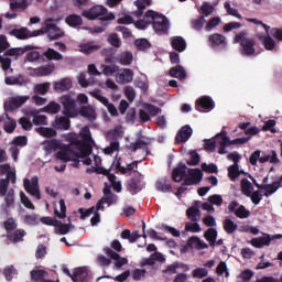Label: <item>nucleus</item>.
Segmentation results:
<instances>
[{
    "label": "nucleus",
    "instance_id": "1",
    "mask_svg": "<svg viewBox=\"0 0 282 282\" xmlns=\"http://www.w3.org/2000/svg\"><path fill=\"white\" fill-rule=\"evenodd\" d=\"M234 43H239L241 56H254L257 54V41L253 37H248V31H241L234 37Z\"/></svg>",
    "mask_w": 282,
    "mask_h": 282
},
{
    "label": "nucleus",
    "instance_id": "2",
    "mask_svg": "<svg viewBox=\"0 0 282 282\" xmlns=\"http://www.w3.org/2000/svg\"><path fill=\"white\" fill-rule=\"evenodd\" d=\"M82 140H79L78 137H73L69 139V142L73 147H77L84 155H90L91 154V147H89L90 142H94V139H91V130H89V127H84L80 132Z\"/></svg>",
    "mask_w": 282,
    "mask_h": 282
},
{
    "label": "nucleus",
    "instance_id": "3",
    "mask_svg": "<svg viewBox=\"0 0 282 282\" xmlns=\"http://www.w3.org/2000/svg\"><path fill=\"white\" fill-rule=\"evenodd\" d=\"M82 17L88 19V21H96V19H99V21H113L116 19L113 13L109 14L107 8L100 4L94 6L89 10H84Z\"/></svg>",
    "mask_w": 282,
    "mask_h": 282
},
{
    "label": "nucleus",
    "instance_id": "4",
    "mask_svg": "<svg viewBox=\"0 0 282 282\" xmlns=\"http://www.w3.org/2000/svg\"><path fill=\"white\" fill-rule=\"evenodd\" d=\"M80 158H87V155H85L82 150L80 152L72 150V147L69 145H65L56 153V159L62 162H77Z\"/></svg>",
    "mask_w": 282,
    "mask_h": 282
},
{
    "label": "nucleus",
    "instance_id": "5",
    "mask_svg": "<svg viewBox=\"0 0 282 282\" xmlns=\"http://www.w3.org/2000/svg\"><path fill=\"white\" fill-rule=\"evenodd\" d=\"M54 21H58L54 18H48L44 22V34H47L50 41H57V39H61L63 36V33H61V29L54 24Z\"/></svg>",
    "mask_w": 282,
    "mask_h": 282
},
{
    "label": "nucleus",
    "instance_id": "6",
    "mask_svg": "<svg viewBox=\"0 0 282 282\" xmlns=\"http://www.w3.org/2000/svg\"><path fill=\"white\" fill-rule=\"evenodd\" d=\"M61 102L63 105V115L66 118H76V100L69 95H64L61 97Z\"/></svg>",
    "mask_w": 282,
    "mask_h": 282
},
{
    "label": "nucleus",
    "instance_id": "7",
    "mask_svg": "<svg viewBox=\"0 0 282 282\" xmlns=\"http://www.w3.org/2000/svg\"><path fill=\"white\" fill-rule=\"evenodd\" d=\"M227 210V213H232L236 215L238 219H248V217H250V210H248L246 206L239 204L237 200L230 202Z\"/></svg>",
    "mask_w": 282,
    "mask_h": 282
},
{
    "label": "nucleus",
    "instance_id": "8",
    "mask_svg": "<svg viewBox=\"0 0 282 282\" xmlns=\"http://www.w3.org/2000/svg\"><path fill=\"white\" fill-rule=\"evenodd\" d=\"M204 180V172L199 169H187V177L184 180V186H195Z\"/></svg>",
    "mask_w": 282,
    "mask_h": 282
},
{
    "label": "nucleus",
    "instance_id": "9",
    "mask_svg": "<svg viewBox=\"0 0 282 282\" xmlns=\"http://www.w3.org/2000/svg\"><path fill=\"white\" fill-rule=\"evenodd\" d=\"M195 109L202 113H208V111H213L215 109V101H213V98L208 96H203L196 100Z\"/></svg>",
    "mask_w": 282,
    "mask_h": 282
},
{
    "label": "nucleus",
    "instance_id": "10",
    "mask_svg": "<svg viewBox=\"0 0 282 282\" xmlns=\"http://www.w3.org/2000/svg\"><path fill=\"white\" fill-rule=\"evenodd\" d=\"M24 189L29 195L41 199V189H39V177L34 176L31 181L30 178H24Z\"/></svg>",
    "mask_w": 282,
    "mask_h": 282
},
{
    "label": "nucleus",
    "instance_id": "11",
    "mask_svg": "<svg viewBox=\"0 0 282 282\" xmlns=\"http://www.w3.org/2000/svg\"><path fill=\"white\" fill-rule=\"evenodd\" d=\"M188 167L186 163L180 162L177 166L172 171V180L173 182L180 183L184 182L187 177Z\"/></svg>",
    "mask_w": 282,
    "mask_h": 282
},
{
    "label": "nucleus",
    "instance_id": "12",
    "mask_svg": "<svg viewBox=\"0 0 282 282\" xmlns=\"http://www.w3.org/2000/svg\"><path fill=\"white\" fill-rule=\"evenodd\" d=\"M104 252H106L107 257H110L115 262V267L117 270H120L123 265H127L129 263V260L127 258L120 257V254L116 251H113L111 248L107 247L104 249Z\"/></svg>",
    "mask_w": 282,
    "mask_h": 282
},
{
    "label": "nucleus",
    "instance_id": "13",
    "mask_svg": "<svg viewBox=\"0 0 282 282\" xmlns=\"http://www.w3.org/2000/svg\"><path fill=\"white\" fill-rule=\"evenodd\" d=\"M191 135H193V128H191V126L182 127L175 137V144H184V142H188Z\"/></svg>",
    "mask_w": 282,
    "mask_h": 282
},
{
    "label": "nucleus",
    "instance_id": "14",
    "mask_svg": "<svg viewBox=\"0 0 282 282\" xmlns=\"http://www.w3.org/2000/svg\"><path fill=\"white\" fill-rule=\"evenodd\" d=\"M216 140H219L218 144H220V148L218 150L219 155H226V153H228L226 151V148L231 147L230 137L227 135L226 130H223L220 133H218L216 135Z\"/></svg>",
    "mask_w": 282,
    "mask_h": 282
},
{
    "label": "nucleus",
    "instance_id": "15",
    "mask_svg": "<svg viewBox=\"0 0 282 282\" xmlns=\"http://www.w3.org/2000/svg\"><path fill=\"white\" fill-rule=\"evenodd\" d=\"M128 151L135 153L138 150L144 151L145 155H151V150H149V143L142 139H138L134 143L127 145Z\"/></svg>",
    "mask_w": 282,
    "mask_h": 282
},
{
    "label": "nucleus",
    "instance_id": "16",
    "mask_svg": "<svg viewBox=\"0 0 282 282\" xmlns=\"http://www.w3.org/2000/svg\"><path fill=\"white\" fill-rule=\"evenodd\" d=\"M145 19L149 23H152V25H155V23H164L169 21L166 15L160 14L153 10H148L145 12Z\"/></svg>",
    "mask_w": 282,
    "mask_h": 282
},
{
    "label": "nucleus",
    "instance_id": "17",
    "mask_svg": "<svg viewBox=\"0 0 282 282\" xmlns=\"http://www.w3.org/2000/svg\"><path fill=\"white\" fill-rule=\"evenodd\" d=\"M127 188L131 195H138V193L144 188V185L140 178L132 177L128 181Z\"/></svg>",
    "mask_w": 282,
    "mask_h": 282
},
{
    "label": "nucleus",
    "instance_id": "18",
    "mask_svg": "<svg viewBox=\"0 0 282 282\" xmlns=\"http://www.w3.org/2000/svg\"><path fill=\"white\" fill-rule=\"evenodd\" d=\"M182 268V270H184V272H188L191 270V268L188 267V264H184L183 262H174L172 264H169L163 271V274H177V269Z\"/></svg>",
    "mask_w": 282,
    "mask_h": 282
},
{
    "label": "nucleus",
    "instance_id": "19",
    "mask_svg": "<svg viewBox=\"0 0 282 282\" xmlns=\"http://www.w3.org/2000/svg\"><path fill=\"white\" fill-rule=\"evenodd\" d=\"M69 118L74 117H55V121L53 123L54 129H63L64 131H68L69 127H72V121Z\"/></svg>",
    "mask_w": 282,
    "mask_h": 282
},
{
    "label": "nucleus",
    "instance_id": "20",
    "mask_svg": "<svg viewBox=\"0 0 282 282\" xmlns=\"http://www.w3.org/2000/svg\"><path fill=\"white\" fill-rule=\"evenodd\" d=\"M89 279V272L87 271V268L80 267L75 269L72 281L73 282H85Z\"/></svg>",
    "mask_w": 282,
    "mask_h": 282
},
{
    "label": "nucleus",
    "instance_id": "21",
    "mask_svg": "<svg viewBox=\"0 0 282 282\" xmlns=\"http://www.w3.org/2000/svg\"><path fill=\"white\" fill-rule=\"evenodd\" d=\"M31 281L34 282H46L50 273L43 269H34L30 272Z\"/></svg>",
    "mask_w": 282,
    "mask_h": 282
},
{
    "label": "nucleus",
    "instance_id": "22",
    "mask_svg": "<svg viewBox=\"0 0 282 282\" xmlns=\"http://www.w3.org/2000/svg\"><path fill=\"white\" fill-rule=\"evenodd\" d=\"M6 85H18V87H25L28 85V79L23 75L9 76L4 78Z\"/></svg>",
    "mask_w": 282,
    "mask_h": 282
},
{
    "label": "nucleus",
    "instance_id": "23",
    "mask_svg": "<svg viewBox=\"0 0 282 282\" xmlns=\"http://www.w3.org/2000/svg\"><path fill=\"white\" fill-rule=\"evenodd\" d=\"M171 45L175 52H185L186 51V40L182 36L171 37Z\"/></svg>",
    "mask_w": 282,
    "mask_h": 282
},
{
    "label": "nucleus",
    "instance_id": "24",
    "mask_svg": "<svg viewBox=\"0 0 282 282\" xmlns=\"http://www.w3.org/2000/svg\"><path fill=\"white\" fill-rule=\"evenodd\" d=\"M169 74L172 78H178V80H186V69L182 65H176L170 68Z\"/></svg>",
    "mask_w": 282,
    "mask_h": 282
},
{
    "label": "nucleus",
    "instance_id": "25",
    "mask_svg": "<svg viewBox=\"0 0 282 282\" xmlns=\"http://www.w3.org/2000/svg\"><path fill=\"white\" fill-rule=\"evenodd\" d=\"M26 232L23 229H17L14 231L7 232V238L12 243H19V241H23V237H25Z\"/></svg>",
    "mask_w": 282,
    "mask_h": 282
},
{
    "label": "nucleus",
    "instance_id": "26",
    "mask_svg": "<svg viewBox=\"0 0 282 282\" xmlns=\"http://www.w3.org/2000/svg\"><path fill=\"white\" fill-rule=\"evenodd\" d=\"M208 41L212 47H219V45H221L223 47H226V36L219 33L212 34Z\"/></svg>",
    "mask_w": 282,
    "mask_h": 282
},
{
    "label": "nucleus",
    "instance_id": "27",
    "mask_svg": "<svg viewBox=\"0 0 282 282\" xmlns=\"http://www.w3.org/2000/svg\"><path fill=\"white\" fill-rule=\"evenodd\" d=\"M72 89V79L63 78L59 82L54 83L55 91H69Z\"/></svg>",
    "mask_w": 282,
    "mask_h": 282
},
{
    "label": "nucleus",
    "instance_id": "28",
    "mask_svg": "<svg viewBox=\"0 0 282 282\" xmlns=\"http://www.w3.org/2000/svg\"><path fill=\"white\" fill-rule=\"evenodd\" d=\"M10 36H15L20 41H25V39H30V30L28 28L13 29L9 32Z\"/></svg>",
    "mask_w": 282,
    "mask_h": 282
},
{
    "label": "nucleus",
    "instance_id": "29",
    "mask_svg": "<svg viewBox=\"0 0 282 282\" xmlns=\"http://www.w3.org/2000/svg\"><path fill=\"white\" fill-rule=\"evenodd\" d=\"M34 50V46L26 45L23 47L9 48L6 51L4 56H23V53Z\"/></svg>",
    "mask_w": 282,
    "mask_h": 282
},
{
    "label": "nucleus",
    "instance_id": "30",
    "mask_svg": "<svg viewBox=\"0 0 282 282\" xmlns=\"http://www.w3.org/2000/svg\"><path fill=\"white\" fill-rule=\"evenodd\" d=\"M65 21L69 28H80L83 25V17L76 13L67 15Z\"/></svg>",
    "mask_w": 282,
    "mask_h": 282
},
{
    "label": "nucleus",
    "instance_id": "31",
    "mask_svg": "<svg viewBox=\"0 0 282 282\" xmlns=\"http://www.w3.org/2000/svg\"><path fill=\"white\" fill-rule=\"evenodd\" d=\"M119 83H131L133 80V70L131 68H123L121 74L117 75Z\"/></svg>",
    "mask_w": 282,
    "mask_h": 282
},
{
    "label": "nucleus",
    "instance_id": "32",
    "mask_svg": "<svg viewBox=\"0 0 282 282\" xmlns=\"http://www.w3.org/2000/svg\"><path fill=\"white\" fill-rule=\"evenodd\" d=\"M260 41H262V45L265 50H268V52H272V50L276 47V42L274 41V39H272L270 34L261 35Z\"/></svg>",
    "mask_w": 282,
    "mask_h": 282
},
{
    "label": "nucleus",
    "instance_id": "33",
    "mask_svg": "<svg viewBox=\"0 0 282 282\" xmlns=\"http://www.w3.org/2000/svg\"><path fill=\"white\" fill-rule=\"evenodd\" d=\"M223 228L227 235H235L237 232L239 226L234 223L232 219L227 218L223 221Z\"/></svg>",
    "mask_w": 282,
    "mask_h": 282
},
{
    "label": "nucleus",
    "instance_id": "34",
    "mask_svg": "<svg viewBox=\"0 0 282 282\" xmlns=\"http://www.w3.org/2000/svg\"><path fill=\"white\" fill-rule=\"evenodd\" d=\"M278 188H281V182H273L272 184L262 185V191H265L264 197H270V195H274Z\"/></svg>",
    "mask_w": 282,
    "mask_h": 282
},
{
    "label": "nucleus",
    "instance_id": "35",
    "mask_svg": "<svg viewBox=\"0 0 282 282\" xmlns=\"http://www.w3.org/2000/svg\"><path fill=\"white\" fill-rule=\"evenodd\" d=\"M54 69H56L54 64H48L47 66H40L35 68L34 74L35 76H50Z\"/></svg>",
    "mask_w": 282,
    "mask_h": 282
},
{
    "label": "nucleus",
    "instance_id": "36",
    "mask_svg": "<svg viewBox=\"0 0 282 282\" xmlns=\"http://www.w3.org/2000/svg\"><path fill=\"white\" fill-rule=\"evenodd\" d=\"M204 237L206 241H208L209 246L212 248H215V243L217 240V229L215 228H209L205 231Z\"/></svg>",
    "mask_w": 282,
    "mask_h": 282
},
{
    "label": "nucleus",
    "instance_id": "37",
    "mask_svg": "<svg viewBox=\"0 0 282 282\" xmlns=\"http://www.w3.org/2000/svg\"><path fill=\"white\" fill-rule=\"evenodd\" d=\"M79 47H80V52H83V54H94V52H98V50H100V45L95 44L94 42L80 44Z\"/></svg>",
    "mask_w": 282,
    "mask_h": 282
},
{
    "label": "nucleus",
    "instance_id": "38",
    "mask_svg": "<svg viewBox=\"0 0 282 282\" xmlns=\"http://www.w3.org/2000/svg\"><path fill=\"white\" fill-rule=\"evenodd\" d=\"M43 55L47 61H63V54L58 53V51L54 48H47Z\"/></svg>",
    "mask_w": 282,
    "mask_h": 282
},
{
    "label": "nucleus",
    "instance_id": "39",
    "mask_svg": "<svg viewBox=\"0 0 282 282\" xmlns=\"http://www.w3.org/2000/svg\"><path fill=\"white\" fill-rule=\"evenodd\" d=\"M260 164H265V162H270L271 164H279V158L276 156V151L272 150L271 155L265 154L260 156L259 159Z\"/></svg>",
    "mask_w": 282,
    "mask_h": 282
},
{
    "label": "nucleus",
    "instance_id": "40",
    "mask_svg": "<svg viewBox=\"0 0 282 282\" xmlns=\"http://www.w3.org/2000/svg\"><path fill=\"white\" fill-rule=\"evenodd\" d=\"M118 63H120V65H131V63H133V53L129 51L122 52L118 57Z\"/></svg>",
    "mask_w": 282,
    "mask_h": 282
},
{
    "label": "nucleus",
    "instance_id": "41",
    "mask_svg": "<svg viewBox=\"0 0 282 282\" xmlns=\"http://www.w3.org/2000/svg\"><path fill=\"white\" fill-rule=\"evenodd\" d=\"M134 4L138 8L137 17H142L144 14V10L151 6V0H137Z\"/></svg>",
    "mask_w": 282,
    "mask_h": 282
},
{
    "label": "nucleus",
    "instance_id": "42",
    "mask_svg": "<svg viewBox=\"0 0 282 282\" xmlns=\"http://www.w3.org/2000/svg\"><path fill=\"white\" fill-rule=\"evenodd\" d=\"M188 243L193 248H197V250H206V248H208V245L197 237H191Z\"/></svg>",
    "mask_w": 282,
    "mask_h": 282
},
{
    "label": "nucleus",
    "instance_id": "43",
    "mask_svg": "<svg viewBox=\"0 0 282 282\" xmlns=\"http://www.w3.org/2000/svg\"><path fill=\"white\" fill-rule=\"evenodd\" d=\"M138 164H140V161H133L132 163H129L127 167H120L121 175H131V172L134 171V173L138 172Z\"/></svg>",
    "mask_w": 282,
    "mask_h": 282
},
{
    "label": "nucleus",
    "instance_id": "44",
    "mask_svg": "<svg viewBox=\"0 0 282 282\" xmlns=\"http://www.w3.org/2000/svg\"><path fill=\"white\" fill-rule=\"evenodd\" d=\"M153 25V30L156 34H166L169 32V21L166 22H158L152 24Z\"/></svg>",
    "mask_w": 282,
    "mask_h": 282
},
{
    "label": "nucleus",
    "instance_id": "45",
    "mask_svg": "<svg viewBox=\"0 0 282 282\" xmlns=\"http://www.w3.org/2000/svg\"><path fill=\"white\" fill-rule=\"evenodd\" d=\"M134 45L139 52H147V50L151 48V42H149L147 39L135 40Z\"/></svg>",
    "mask_w": 282,
    "mask_h": 282
},
{
    "label": "nucleus",
    "instance_id": "46",
    "mask_svg": "<svg viewBox=\"0 0 282 282\" xmlns=\"http://www.w3.org/2000/svg\"><path fill=\"white\" fill-rule=\"evenodd\" d=\"M59 210L54 209L55 217H58V219H65L67 217V206H65V199H59Z\"/></svg>",
    "mask_w": 282,
    "mask_h": 282
},
{
    "label": "nucleus",
    "instance_id": "47",
    "mask_svg": "<svg viewBox=\"0 0 282 282\" xmlns=\"http://www.w3.org/2000/svg\"><path fill=\"white\" fill-rule=\"evenodd\" d=\"M35 131L43 135V138H56V130L53 128H36Z\"/></svg>",
    "mask_w": 282,
    "mask_h": 282
},
{
    "label": "nucleus",
    "instance_id": "48",
    "mask_svg": "<svg viewBox=\"0 0 282 282\" xmlns=\"http://www.w3.org/2000/svg\"><path fill=\"white\" fill-rule=\"evenodd\" d=\"M80 116L87 118L88 120H96V110L91 107H82Z\"/></svg>",
    "mask_w": 282,
    "mask_h": 282
},
{
    "label": "nucleus",
    "instance_id": "49",
    "mask_svg": "<svg viewBox=\"0 0 282 282\" xmlns=\"http://www.w3.org/2000/svg\"><path fill=\"white\" fill-rule=\"evenodd\" d=\"M243 171H239V164H232L228 167V177L235 181Z\"/></svg>",
    "mask_w": 282,
    "mask_h": 282
},
{
    "label": "nucleus",
    "instance_id": "50",
    "mask_svg": "<svg viewBox=\"0 0 282 282\" xmlns=\"http://www.w3.org/2000/svg\"><path fill=\"white\" fill-rule=\"evenodd\" d=\"M50 87H52V84L50 83H42L34 86L35 94H41V96H45L47 91H50Z\"/></svg>",
    "mask_w": 282,
    "mask_h": 282
},
{
    "label": "nucleus",
    "instance_id": "51",
    "mask_svg": "<svg viewBox=\"0 0 282 282\" xmlns=\"http://www.w3.org/2000/svg\"><path fill=\"white\" fill-rule=\"evenodd\" d=\"M240 185H241V191L243 193V195L247 196H250V194L252 193V183L249 182L248 178H242L241 182H240Z\"/></svg>",
    "mask_w": 282,
    "mask_h": 282
},
{
    "label": "nucleus",
    "instance_id": "52",
    "mask_svg": "<svg viewBox=\"0 0 282 282\" xmlns=\"http://www.w3.org/2000/svg\"><path fill=\"white\" fill-rule=\"evenodd\" d=\"M102 67H104L102 74L105 76H113V74H117L120 69V66H118L116 64L104 65Z\"/></svg>",
    "mask_w": 282,
    "mask_h": 282
},
{
    "label": "nucleus",
    "instance_id": "53",
    "mask_svg": "<svg viewBox=\"0 0 282 282\" xmlns=\"http://www.w3.org/2000/svg\"><path fill=\"white\" fill-rule=\"evenodd\" d=\"M224 8H225L227 14H229L230 17H236V19H239V20L243 19V17H241V15L239 14V10L232 8V7L230 6V2L226 1V2L224 3Z\"/></svg>",
    "mask_w": 282,
    "mask_h": 282
},
{
    "label": "nucleus",
    "instance_id": "54",
    "mask_svg": "<svg viewBox=\"0 0 282 282\" xmlns=\"http://www.w3.org/2000/svg\"><path fill=\"white\" fill-rule=\"evenodd\" d=\"M144 109L149 113V116H152V118L162 113V109L155 105L145 104Z\"/></svg>",
    "mask_w": 282,
    "mask_h": 282
},
{
    "label": "nucleus",
    "instance_id": "55",
    "mask_svg": "<svg viewBox=\"0 0 282 282\" xmlns=\"http://www.w3.org/2000/svg\"><path fill=\"white\" fill-rule=\"evenodd\" d=\"M89 94L90 96H93V98H96V100H99V102H101V105H104L105 107H107L110 104L107 97L100 95L101 94L100 89L93 90Z\"/></svg>",
    "mask_w": 282,
    "mask_h": 282
},
{
    "label": "nucleus",
    "instance_id": "56",
    "mask_svg": "<svg viewBox=\"0 0 282 282\" xmlns=\"http://www.w3.org/2000/svg\"><path fill=\"white\" fill-rule=\"evenodd\" d=\"M55 228L59 235H67V232H69V229L72 228V224H63V221L57 220V225H55Z\"/></svg>",
    "mask_w": 282,
    "mask_h": 282
},
{
    "label": "nucleus",
    "instance_id": "57",
    "mask_svg": "<svg viewBox=\"0 0 282 282\" xmlns=\"http://www.w3.org/2000/svg\"><path fill=\"white\" fill-rule=\"evenodd\" d=\"M193 279H204L208 276V270L206 268H196L192 271Z\"/></svg>",
    "mask_w": 282,
    "mask_h": 282
},
{
    "label": "nucleus",
    "instance_id": "58",
    "mask_svg": "<svg viewBox=\"0 0 282 282\" xmlns=\"http://www.w3.org/2000/svg\"><path fill=\"white\" fill-rule=\"evenodd\" d=\"M6 118L10 120V122H4V131L6 133H14V129H17V121L11 120L10 116L6 113Z\"/></svg>",
    "mask_w": 282,
    "mask_h": 282
},
{
    "label": "nucleus",
    "instance_id": "59",
    "mask_svg": "<svg viewBox=\"0 0 282 282\" xmlns=\"http://www.w3.org/2000/svg\"><path fill=\"white\" fill-rule=\"evenodd\" d=\"M18 122L19 124H21L24 131H32V128L34 127V123H32V121L28 117L20 118Z\"/></svg>",
    "mask_w": 282,
    "mask_h": 282
},
{
    "label": "nucleus",
    "instance_id": "60",
    "mask_svg": "<svg viewBox=\"0 0 282 282\" xmlns=\"http://www.w3.org/2000/svg\"><path fill=\"white\" fill-rule=\"evenodd\" d=\"M124 96L128 98L129 102H133L135 100V89L133 86H126L123 88Z\"/></svg>",
    "mask_w": 282,
    "mask_h": 282
},
{
    "label": "nucleus",
    "instance_id": "61",
    "mask_svg": "<svg viewBox=\"0 0 282 282\" xmlns=\"http://www.w3.org/2000/svg\"><path fill=\"white\" fill-rule=\"evenodd\" d=\"M44 111L46 113H58L61 111V105L55 101H51L45 108Z\"/></svg>",
    "mask_w": 282,
    "mask_h": 282
},
{
    "label": "nucleus",
    "instance_id": "62",
    "mask_svg": "<svg viewBox=\"0 0 282 282\" xmlns=\"http://www.w3.org/2000/svg\"><path fill=\"white\" fill-rule=\"evenodd\" d=\"M204 23H206V19L204 17H199L198 19L192 20V28L199 32L204 28Z\"/></svg>",
    "mask_w": 282,
    "mask_h": 282
},
{
    "label": "nucleus",
    "instance_id": "63",
    "mask_svg": "<svg viewBox=\"0 0 282 282\" xmlns=\"http://www.w3.org/2000/svg\"><path fill=\"white\" fill-rule=\"evenodd\" d=\"M200 169L202 171H204V173H218L217 165L214 163L212 164L202 163Z\"/></svg>",
    "mask_w": 282,
    "mask_h": 282
},
{
    "label": "nucleus",
    "instance_id": "64",
    "mask_svg": "<svg viewBox=\"0 0 282 282\" xmlns=\"http://www.w3.org/2000/svg\"><path fill=\"white\" fill-rule=\"evenodd\" d=\"M270 35L273 36V39H276L278 41H280L282 43V28H272L270 30Z\"/></svg>",
    "mask_w": 282,
    "mask_h": 282
}]
</instances>
